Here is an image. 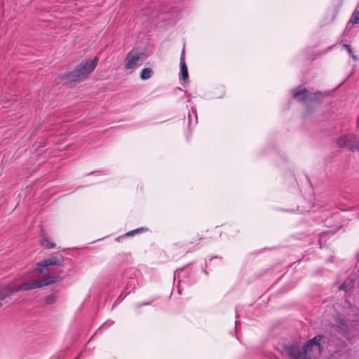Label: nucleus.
Listing matches in <instances>:
<instances>
[{
    "label": "nucleus",
    "instance_id": "obj_21",
    "mask_svg": "<svg viewBox=\"0 0 359 359\" xmlns=\"http://www.w3.org/2000/svg\"><path fill=\"white\" fill-rule=\"evenodd\" d=\"M192 114L194 115V116L196 118V122H197V116H196V112L194 110H192Z\"/></svg>",
    "mask_w": 359,
    "mask_h": 359
},
{
    "label": "nucleus",
    "instance_id": "obj_22",
    "mask_svg": "<svg viewBox=\"0 0 359 359\" xmlns=\"http://www.w3.org/2000/svg\"><path fill=\"white\" fill-rule=\"evenodd\" d=\"M339 289H340V290H344V285H341V286L339 287Z\"/></svg>",
    "mask_w": 359,
    "mask_h": 359
},
{
    "label": "nucleus",
    "instance_id": "obj_5",
    "mask_svg": "<svg viewBox=\"0 0 359 359\" xmlns=\"http://www.w3.org/2000/svg\"><path fill=\"white\" fill-rule=\"evenodd\" d=\"M285 350L291 359H311V353L301 348V346L292 344L285 347Z\"/></svg>",
    "mask_w": 359,
    "mask_h": 359
},
{
    "label": "nucleus",
    "instance_id": "obj_4",
    "mask_svg": "<svg viewBox=\"0 0 359 359\" xmlns=\"http://www.w3.org/2000/svg\"><path fill=\"white\" fill-rule=\"evenodd\" d=\"M146 57L147 55L144 52L132 50L126 57L124 67L126 69L133 71L137 68L139 62H142Z\"/></svg>",
    "mask_w": 359,
    "mask_h": 359
},
{
    "label": "nucleus",
    "instance_id": "obj_15",
    "mask_svg": "<svg viewBox=\"0 0 359 359\" xmlns=\"http://www.w3.org/2000/svg\"><path fill=\"white\" fill-rule=\"evenodd\" d=\"M353 24H358L359 23V11H355L350 20Z\"/></svg>",
    "mask_w": 359,
    "mask_h": 359
},
{
    "label": "nucleus",
    "instance_id": "obj_3",
    "mask_svg": "<svg viewBox=\"0 0 359 359\" xmlns=\"http://www.w3.org/2000/svg\"><path fill=\"white\" fill-rule=\"evenodd\" d=\"M63 257L62 255L53 256L48 259H44L43 261L38 264V273L41 276L42 278H48L50 277L48 273H50L48 267L50 266H62ZM61 280L62 278L57 276Z\"/></svg>",
    "mask_w": 359,
    "mask_h": 359
},
{
    "label": "nucleus",
    "instance_id": "obj_24",
    "mask_svg": "<svg viewBox=\"0 0 359 359\" xmlns=\"http://www.w3.org/2000/svg\"><path fill=\"white\" fill-rule=\"evenodd\" d=\"M203 271H204V273H205V274H208L207 271L204 270Z\"/></svg>",
    "mask_w": 359,
    "mask_h": 359
},
{
    "label": "nucleus",
    "instance_id": "obj_12",
    "mask_svg": "<svg viewBox=\"0 0 359 359\" xmlns=\"http://www.w3.org/2000/svg\"><path fill=\"white\" fill-rule=\"evenodd\" d=\"M11 290L6 289L5 286L0 287V302L5 299L7 297L11 296ZM3 304L0 302V308L2 306Z\"/></svg>",
    "mask_w": 359,
    "mask_h": 359
},
{
    "label": "nucleus",
    "instance_id": "obj_10",
    "mask_svg": "<svg viewBox=\"0 0 359 359\" xmlns=\"http://www.w3.org/2000/svg\"><path fill=\"white\" fill-rule=\"evenodd\" d=\"M180 72L181 76L183 80H187L189 77L188 69L185 63V55H184V49L182 50V54L180 56Z\"/></svg>",
    "mask_w": 359,
    "mask_h": 359
},
{
    "label": "nucleus",
    "instance_id": "obj_20",
    "mask_svg": "<svg viewBox=\"0 0 359 359\" xmlns=\"http://www.w3.org/2000/svg\"><path fill=\"white\" fill-rule=\"evenodd\" d=\"M191 112H189L188 119H189V125L191 124Z\"/></svg>",
    "mask_w": 359,
    "mask_h": 359
},
{
    "label": "nucleus",
    "instance_id": "obj_14",
    "mask_svg": "<svg viewBox=\"0 0 359 359\" xmlns=\"http://www.w3.org/2000/svg\"><path fill=\"white\" fill-rule=\"evenodd\" d=\"M41 244L42 246L45 247L46 248H54L55 247V244L53 243H51L49 239L47 237H43L41 240Z\"/></svg>",
    "mask_w": 359,
    "mask_h": 359
},
{
    "label": "nucleus",
    "instance_id": "obj_7",
    "mask_svg": "<svg viewBox=\"0 0 359 359\" xmlns=\"http://www.w3.org/2000/svg\"><path fill=\"white\" fill-rule=\"evenodd\" d=\"M292 96L297 101L307 104L309 91L304 87L299 86L292 90Z\"/></svg>",
    "mask_w": 359,
    "mask_h": 359
},
{
    "label": "nucleus",
    "instance_id": "obj_19",
    "mask_svg": "<svg viewBox=\"0 0 359 359\" xmlns=\"http://www.w3.org/2000/svg\"><path fill=\"white\" fill-rule=\"evenodd\" d=\"M149 304H150V302H149L138 303V304H136V307L139 308V307L142 306L149 305Z\"/></svg>",
    "mask_w": 359,
    "mask_h": 359
},
{
    "label": "nucleus",
    "instance_id": "obj_17",
    "mask_svg": "<svg viewBox=\"0 0 359 359\" xmlns=\"http://www.w3.org/2000/svg\"><path fill=\"white\" fill-rule=\"evenodd\" d=\"M344 47L347 50V51L348 52L349 55L353 57V59L354 60H358V57L353 53V51H352V49H351V47L350 45L344 44Z\"/></svg>",
    "mask_w": 359,
    "mask_h": 359
},
{
    "label": "nucleus",
    "instance_id": "obj_23",
    "mask_svg": "<svg viewBox=\"0 0 359 359\" xmlns=\"http://www.w3.org/2000/svg\"><path fill=\"white\" fill-rule=\"evenodd\" d=\"M183 269H184V268L179 269H177V271L176 272L182 271Z\"/></svg>",
    "mask_w": 359,
    "mask_h": 359
},
{
    "label": "nucleus",
    "instance_id": "obj_18",
    "mask_svg": "<svg viewBox=\"0 0 359 359\" xmlns=\"http://www.w3.org/2000/svg\"><path fill=\"white\" fill-rule=\"evenodd\" d=\"M55 301V296L53 294L48 295L46 297L45 302L47 304H53Z\"/></svg>",
    "mask_w": 359,
    "mask_h": 359
},
{
    "label": "nucleus",
    "instance_id": "obj_13",
    "mask_svg": "<svg viewBox=\"0 0 359 359\" xmlns=\"http://www.w3.org/2000/svg\"><path fill=\"white\" fill-rule=\"evenodd\" d=\"M153 71L151 68H144L140 73L142 80H147L151 77Z\"/></svg>",
    "mask_w": 359,
    "mask_h": 359
},
{
    "label": "nucleus",
    "instance_id": "obj_6",
    "mask_svg": "<svg viewBox=\"0 0 359 359\" xmlns=\"http://www.w3.org/2000/svg\"><path fill=\"white\" fill-rule=\"evenodd\" d=\"M337 144L351 150L359 149V137L354 135H342L337 140Z\"/></svg>",
    "mask_w": 359,
    "mask_h": 359
},
{
    "label": "nucleus",
    "instance_id": "obj_2",
    "mask_svg": "<svg viewBox=\"0 0 359 359\" xmlns=\"http://www.w3.org/2000/svg\"><path fill=\"white\" fill-rule=\"evenodd\" d=\"M58 277H48V278H42L40 280H34L32 282L24 283L21 285H4L6 289L11 290V295L15 292L20 291L31 290L34 288H40L43 286L51 285L59 280Z\"/></svg>",
    "mask_w": 359,
    "mask_h": 359
},
{
    "label": "nucleus",
    "instance_id": "obj_11",
    "mask_svg": "<svg viewBox=\"0 0 359 359\" xmlns=\"http://www.w3.org/2000/svg\"><path fill=\"white\" fill-rule=\"evenodd\" d=\"M336 326L338 331L347 334L349 332V326L343 318H338L336 320Z\"/></svg>",
    "mask_w": 359,
    "mask_h": 359
},
{
    "label": "nucleus",
    "instance_id": "obj_1",
    "mask_svg": "<svg viewBox=\"0 0 359 359\" xmlns=\"http://www.w3.org/2000/svg\"><path fill=\"white\" fill-rule=\"evenodd\" d=\"M98 62L97 57L81 63L73 72L61 75L62 80L68 79L70 82H79L86 78L95 69Z\"/></svg>",
    "mask_w": 359,
    "mask_h": 359
},
{
    "label": "nucleus",
    "instance_id": "obj_8",
    "mask_svg": "<svg viewBox=\"0 0 359 359\" xmlns=\"http://www.w3.org/2000/svg\"><path fill=\"white\" fill-rule=\"evenodd\" d=\"M323 338V336L317 335L312 338L311 339L307 341L306 344L301 348H303L304 350H306V351L309 353L312 351L313 346H318V348L320 350L323 348L320 344Z\"/></svg>",
    "mask_w": 359,
    "mask_h": 359
},
{
    "label": "nucleus",
    "instance_id": "obj_25",
    "mask_svg": "<svg viewBox=\"0 0 359 359\" xmlns=\"http://www.w3.org/2000/svg\"><path fill=\"white\" fill-rule=\"evenodd\" d=\"M76 359H79V357H77Z\"/></svg>",
    "mask_w": 359,
    "mask_h": 359
},
{
    "label": "nucleus",
    "instance_id": "obj_16",
    "mask_svg": "<svg viewBox=\"0 0 359 359\" xmlns=\"http://www.w3.org/2000/svg\"><path fill=\"white\" fill-rule=\"evenodd\" d=\"M146 229H147L141 227V228H139V229L130 231L128 232L126 235L128 236H134L135 234H136V233H137L139 232H142V231H145Z\"/></svg>",
    "mask_w": 359,
    "mask_h": 359
},
{
    "label": "nucleus",
    "instance_id": "obj_9",
    "mask_svg": "<svg viewBox=\"0 0 359 359\" xmlns=\"http://www.w3.org/2000/svg\"><path fill=\"white\" fill-rule=\"evenodd\" d=\"M324 97V94L320 91H316L315 93H311L309 91V97H308L307 104H320L323 101Z\"/></svg>",
    "mask_w": 359,
    "mask_h": 359
}]
</instances>
